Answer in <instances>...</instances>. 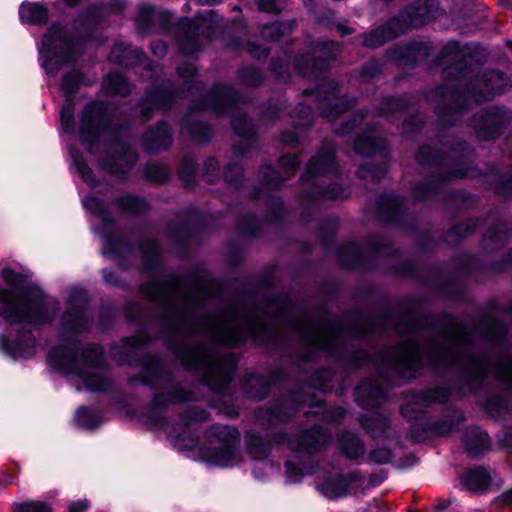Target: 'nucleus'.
I'll return each mask as SVG.
<instances>
[{
	"label": "nucleus",
	"instance_id": "f257e3e1",
	"mask_svg": "<svg viewBox=\"0 0 512 512\" xmlns=\"http://www.w3.org/2000/svg\"><path fill=\"white\" fill-rule=\"evenodd\" d=\"M141 293L162 308L163 322L181 342L171 348L187 369L203 377L211 390L222 392L237 367L234 353L223 354L220 344L237 345L248 337L262 344L282 342L286 332L299 336L295 362H308L320 351L341 360L351 337H363L373 328L342 327L338 321L297 315L287 297H275L257 307L232 304L216 314L200 315L204 300L220 293V285L206 271L186 279L170 277L141 286Z\"/></svg>",
	"mask_w": 512,
	"mask_h": 512
},
{
	"label": "nucleus",
	"instance_id": "3c124183",
	"mask_svg": "<svg viewBox=\"0 0 512 512\" xmlns=\"http://www.w3.org/2000/svg\"><path fill=\"white\" fill-rule=\"evenodd\" d=\"M154 16L155 10L152 7L146 5L140 6L135 17V24L138 32L142 34L152 32Z\"/></svg>",
	"mask_w": 512,
	"mask_h": 512
},
{
	"label": "nucleus",
	"instance_id": "ea45409f",
	"mask_svg": "<svg viewBox=\"0 0 512 512\" xmlns=\"http://www.w3.org/2000/svg\"><path fill=\"white\" fill-rule=\"evenodd\" d=\"M19 14L22 21L33 25L44 24L48 18L47 9L38 3L22 4Z\"/></svg>",
	"mask_w": 512,
	"mask_h": 512
},
{
	"label": "nucleus",
	"instance_id": "69168bd1",
	"mask_svg": "<svg viewBox=\"0 0 512 512\" xmlns=\"http://www.w3.org/2000/svg\"><path fill=\"white\" fill-rule=\"evenodd\" d=\"M96 415L92 409L81 407L76 414V422L80 427L92 428L96 425Z\"/></svg>",
	"mask_w": 512,
	"mask_h": 512
},
{
	"label": "nucleus",
	"instance_id": "6ab92c4d",
	"mask_svg": "<svg viewBox=\"0 0 512 512\" xmlns=\"http://www.w3.org/2000/svg\"><path fill=\"white\" fill-rule=\"evenodd\" d=\"M431 53V47L426 42L413 41L410 43L395 44L389 48L385 56L395 62L399 67H414L418 62L426 59Z\"/></svg>",
	"mask_w": 512,
	"mask_h": 512
},
{
	"label": "nucleus",
	"instance_id": "423d86ee",
	"mask_svg": "<svg viewBox=\"0 0 512 512\" xmlns=\"http://www.w3.org/2000/svg\"><path fill=\"white\" fill-rule=\"evenodd\" d=\"M3 280L10 288L0 285V317L9 323L36 326L51 322L59 311V303L43 296L30 297L18 290L24 283L22 274L5 268Z\"/></svg>",
	"mask_w": 512,
	"mask_h": 512
},
{
	"label": "nucleus",
	"instance_id": "c9c22d12",
	"mask_svg": "<svg viewBox=\"0 0 512 512\" xmlns=\"http://www.w3.org/2000/svg\"><path fill=\"white\" fill-rule=\"evenodd\" d=\"M360 424L373 438L387 437L389 435V419L381 413H372L361 417Z\"/></svg>",
	"mask_w": 512,
	"mask_h": 512
},
{
	"label": "nucleus",
	"instance_id": "de8ad7c7",
	"mask_svg": "<svg viewBox=\"0 0 512 512\" xmlns=\"http://www.w3.org/2000/svg\"><path fill=\"white\" fill-rule=\"evenodd\" d=\"M114 203L122 212L129 214L142 213L148 209V204L144 199L130 194L117 198Z\"/></svg>",
	"mask_w": 512,
	"mask_h": 512
},
{
	"label": "nucleus",
	"instance_id": "a18cd8bd",
	"mask_svg": "<svg viewBox=\"0 0 512 512\" xmlns=\"http://www.w3.org/2000/svg\"><path fill=\"white\" fill-rule=\"evenodd\" d=\"M296 24L295 20H289L265 25L262 29V37L269 41H278L283 36L289 35L296 27Z\"/></svg>",
	"mask_w": 512,
	"mask_h": 512
},
{
	"label": "nucleus",
	"instance_id": "c03bdc74",
	"mask_svg": "<svg viewBox=\"0 0 512 512\" xmlns=\"http://www.w3.org/2000/svg\"><path fill=\"white\" fill-rule=\"evenodd\" d=\"M181 129L182 132L188 133L198 142L206 141L210 137L211 133L210 127L207 124L191 119V116L182 120Z\"/></svg>",
	"mask_w": 512,
	"mask_h": 512
},
{
	"label": "nucleus",
	"instance_id": "0e129e2a",
	"mask_svg": "<svg viewBox=\"0 0 512 512\" xmlns=\"http://www.w3.org/2000/svg\"><path fill=\"white\" fill-rule=\"evenodd\" d=\"M172 15L170 12L161 10L155 11L153 19V31H160L166 33L170 29Z\"/></svg>",
	"mask_w": 512,
	"mask_h": 512
},
{
	"label": "nucleus",
	"instance_id": "6e6d98bb",
	"mask_svg": "<svg viewBox=\"0 0 512 512\" xmlns=\"http://www.w3.org/2000/svg\"><path fill=\"white\" fill-rule=\"evenodd\" d=\"M333 374L328 369H322L319 371H316L311 377H310V386L320 390V391H327L330 390L333 387L332 384Z\"/></svg>",
	"mask_w": 512,
	"mask_h": 512
},
{
	"label": "nucleus",
	"instance_id": "473e14b6",
	"mask_svg": "<svg viewBox=\"0 0 512 512\" xmlns=\"http://www.w3.org/2000/svg\"><path fill=\"white\" fill-rule=\"evenodd\" d=\"M355 480L354 474L338 475L325 480L319 485V489L327 498L336 499L347 495L351 483Z\"/></svg>",
	"mask_w": 512,
	"mask_h": 512
},
{
	"label": "nucleus",
	"instance_id": "37998d69",
	"mask_svg": "<svg viewBox=\"0 0 512 512\" xmlns=\"http://www.w3.org/2000/svg\"><path fill=\"white\" fill-rule=\"evenodd\" d=\"M103 89L107 95L126 96L130 86L124 76L119 73H110L103 81Z\"/></svg>",
	"mask_w": 512,
	"mask_h": 512
},
{
	"label": "nucleus",
	"instance_id": "774afa93",
	"mask_svg": "<svg viewBox=\"0 0 512 512\" xmlns=\"http://www.w3.org/2000/svg\"><path fill=\"white\" fill-rule=\"evenodd\" d=\"M366 112L359 111L347 122L343 123L340 127L334 128V133L337 135H345L352 131L357 125H359L365 118Z\"/></svg>",
	"mask_w": 512,
	"mask_h": 512
},
{
	"label": "nucleus",
	"instance_id": "9d476101",
	"mask_svg": "<svg viewBox=\"0 0 512 512\" xmlns=\"http://www.w3.org/2000/svg\"><path fill=\"white\" fill-rule=\"evenodd\" d=\"M238 97L229 85H215L206 100L197 109H208L217 115L231 114V125L236 134L251 138L255 133L254 124L236 108Z\"/></svg>",
	"mask_w": 512,
	"mask_h": 512
},
{
	"label": "nucleus",
	"instance_id": "5fc2aeb1",
	"mask_svg": "<svg viewBox=\"0 0 512 512\" xmlns=\"http://www.w3.org/2000/svg\"><path fill=\"white\" fill-rule=\"evenodd\" d=\"M510 235V229L505 224H497L493 229H490L484 236V245L489 249L490 243L498 246Z\"/></svg>",
	"mask_w": 512,
	"mask_h": 512
},
{
	"label": "nucleus",
	"instance_id": "58836bf2",
	"mask_svg": "<svg viewBox=\"0 0 512 512\" xmlns=\"http://www.w3.org/2000/svg\"><path fill=\"white\" fill-rule=\"evenodd\" d=\"M476 332L480 333L482 337L491 342H497L504 337L503 324L491 317L482 318L475 327Z\"/></svg>",
	"mask_w": 512,
	"mask_h": 512
},
{
	"label": "nucleus",
	"instance_id": "5701e85b",
	"mask_svg": "<svg viewBox=\"0 0 512 512\" xmlns=\"http://www.w3.org/2000/svg\"><path fill=\"white\" fill-rule=\"evenodd\" d=\"M405 33L406 25L401 24L400 18L393 17L378 28L360 35V38L364 47L375 49Z\"/></svg>",
	"mask_w": 512,
	"mask_h": 512
},
{
	"label": "nucleus",
	"instance_id": "f8f14e48",
	"mask_svg": "<svg viewBox=\"0 0 512 512\" xmlns=\"http://www.w3.org/2000/svg\"><path fill=\"white\" fill-rule=\"evenodd\" d=\"M110 127L107 106L102 102H91L86 105L80 119L79 132L87 150L92 153L94 143Z\"/></svg>",
	"mask_w": 512,
	"mask_h": 512
},
{
	"label": "nucleus",
	"instance_id": "20e7f679",
	"mask_svg": "<svg viewBox=\"0 0 512 512\" xmlns=\"http://www.w3.org/2000/svg\"><path fill=\"white\" fill-rule=\"evenodd\" d=\"M508 86L510 82L505 74L490 70L475 75L462 93L445 85L429 91L426 98L436 103L434 109L442 123L453 125L470 108L472 102L479 104L489 101L504 92Z\"/></svg>",
	"mask_w": 512,
	"mask_h": 512
},
{
	"label": "nucleus",
	"instance_id": "bf43d9fd",
	"mask_svg": "<svg viewBox=\"0 0 512 512\" xmlns=\"http://www.w3.org/2000/svg\"><path fill=\"white\" fill-rule=\"evenodd\" d=\"M196 166V161L192 156H186L183 159L179 168V176L186 185L193 183Z\"/></svg>",
	"mask_w": 512,
	"mask_h": 512
},
{
	"label": "nucleus",
	"instance_id": "b1692460",
	"mask_svg": "<svg viewBox=\"0 0 512 512\" xmlns=\"http://www.w3.org/2000/svg\"><path fill=\"white\" fill-rule=\"evenodd\" d=\"M109 60L124 66H137L147 72L154 70L151 60L137 48H132L130 44L116 43L109 55Z\"/></svg>",
	"mask_w": 512,
	"mask_h": 512
},
{
	"label": "nucleus",
	"instance_id": "9b49d317",
	"mask_svg": "<svg viewBox=\"0 0 512 512\" xmlns=\"http://www.w3.org/2000/svg\"><path fill=\"white\" fill-rule=\"evenodd\" d=\"M239 436L232 426L212 425L206 432L211 445L205 452L208 461L219 466L228 465L235 457Z\"/></svg>",
	"mask_w": 512,
	"mask_h": 512
},
{
	"label": "nucleus",
	"instance_id": "c85d7f7f",
	"mask_svg": "<svg viewBox=\"0 0 512 512\" xmlns=\"http://www.w3.org/2000/svg\"><path fill=\"white\" fill-rule=\"evenodd\" d=\"M148 338L142 334L124 338L121 344L111 347V354L119 364H133V355L136 350L147 343Z\"/></svg>",
	"mask_w": 512,
	"mask_h": 512
},
{
	"label": "nucleus",
	"instance_id": "2eb2a0df",
	"mask_svg": "<svg viewBox=\"0 0 512 512\" xmlns=\"http://www.w3.org/2000/svg\"><path fill=\"white\" fill-rule=\"evenodd\" d=\"M341 51V46L337 42H320L314 47V53L317 57L311 58L309 55L300 56L296 59L295 70L305 78H319L327 69L328 62L337 57Z\"/></svg>",
	"mask_w": 512,
	"mask_h": 512
},
{
	"label": "nucleus",
	"instance_id": "72a5a7b5",
	"mask_svg": "<svg viewBox=\"0 0 512 512\" xmlns=\"http://www.w3.org/2000/svg\"><path fill=\"white\" fill-rule=\"evenodd\" d=\"M404 210V201L395 195H384L379 199V216L388 222L397 221Z\"/></svg>",
	"mask_w": 512,
	"mask_h": 512
},
{
	"label": "nucleus",
	"instance_id": "1a4fd4ad",
	"mask_svg": "<svg viewBox=\"0 0 512 512\" xmlns=\"http://www.w3.org/2000/svg\"><path fill=\"white\" fill-rule=\"evenodd\" d=\"M220 21L215 10L206 11L194 20L182 19L175 28V38L181 52L193 55L200 51L216 33Z\"/></svg>",
	"mask_w": 512,
	"mask_h": 512
},
{
	"label": "nucleus",
	"instance_id": "49530a36",
	"mask_svg": "<svg viewBox=\"0 0 512 512\" xmlns=\"http://www.w3.org/2000/svg\"><path fill=\"white\" fill-rule=\"evenodd\" d=\"M143 266L145 270H154L157 268L160 258L158 243L154 240L143 241L140 246Z\"/></svg>",
	"mask_w": 512,
	"mask_h": 512
},
{
	"label": "nucleus",
	"instance_id": "dca6fc26",
	"mask_svg": "<svg viewBox=\"0 0 512 512\" xmlns=\"http://www.w3.org/2000/svg\"><path fill=\"white\" fill-rule=\"evenodd\" d=\"M511 119L512 115L508 110L488 107L474 115L469 125L480 140H489L497 137Z\"/></svg>",
	"mask_w": 512,
	"mask_h": 512
},
{
	"label": "nucleus",
	"instance_id": "4be33fe9",
	"mask_svg": "<svg viewBox=\"0 0 512 512\" xmlns=\"http://www.w3.org/2000/svg\"><path fill=\"white\" fill-rule=\"evenodd\" d=\"M300 161L295 155H286L279 159V171L274 170L271 166L262 167L259 175L261 183L267 189H277L285 181H287L298 169Z\"/></svg>",
	"mask_w": 512,
	"mask_h": 512
},
{
	"label": "nucleus",
	"instance_id": "4468645a",
	"mask_svg": "<svg viewBox=\"0 0 512 512\" xmlns=\"http://www.w3.org/2000/svg\"><path fill=\"white\" fill-rule=\"evenodd\" d=\"M304 95L315 94L317 109L323 118L331 121L356 104L355 98L338 96V87L334 82H327L317 87L315 92L304 90Z\"/></svg>",
	"mask_w": 512,
	"mask_h": 512
},
{
	"label": "nucleus",
	"instance_id": "7c9ffc66",
	"mask_svg": "<svg viewBox=\"0 0 512 512\" xmlns=\"http://www.w3.org/2000/svg\"><path fill=\"white\" fill-rule=\"evenodd\" d=\"M467 453L477 457L489 450L490 438L488 434L479 428H469L465 431L462 439Z\"/></svg>",
	"mask_w": 512,
	"mask_h": 512
},
{
	"label": "nucleus",
	"instance_id": "f3484780",
	"mask_svg": "<svg viewBox=\"0 0 512 512\" xmlns=\"http://www.w3.org/2000/svg\"><path fill=\"white\" fill-rule=\"evenodd\" d=\"M330 439V433L321 426H314L293 437H289L285 433H278L273 436L275 443L286 445L292 451L308 454L323 449Z\"/></svg>",
	"mask_w": 512,
	"mask_h": 512
},
{
	"label": "nucleus",
	"instance_id": "338daca9",
	"mask_svg": "<svg viewBox=\"0 0 512 512\" xmlns=\"http://www.w3.org/2000/svg\"><path fill=\"white\" fill-rule=\"evenodd\" d=\"M287 0H258V10L264 13L279 14L284 9Z\"/></svg>",
	"mask_w": 512,
	"mask_h": 512
},
{
	"label": "nucleus",
	"instance_id": "6e6552de",
	"mask_svg": "<svg viewBox=\"0 0 512 512\" xmlns=\"http://www.w3.org/2000/svg\"><path fill=\"white\" fill-rule=\"evenodd\" d=\"M79 343L54 348L49 353V363L61 372L81 377L88 390L99 392L110 387V380L101 373L87 374L85 369L100 367L103 351L99 345L90 344L79 355Z\"/></svg>",
	"mask_w": 512,
	"mask_h": 512
},
{
	"label": "nucleus",
	"instance_id": "39448f33",
	"mask_svg": "<svg viewBox=\"0 0 512 512\" xmlns=\"http://www.w3.org/2000/svg\"><path fill=\"white\" fill-rule=\"evenodd\" d=\"M440 146V151L435 152L430 146L423 145L416 155L420 165L435 168L433 175L425 183L414 186L412 194L418 201L433 197L442 182L469 175L473 150L448 135L442 136Z\"/></svg>",
	"mask_w": 512,
	"mask_h": 512
},
{
	"label": "nucleus",
	"instance_id": "09e8293b",
	"mask_svg": "<svg viewBox=\"0 0 512 512\" xmlns=\"http://www.w3.org/2000/svg\"><path fill=\"white\" fill-rule=\"evenodd\" d=\"M464 420L463 415L459 411H455L453 416L449 419L436 421L427 426L426 431L436 435H447L455 430L457 425Z\"/></svg>",
	"mask_w": 512,
	"mask_h": 512
},
{
	"label": "nucleus",
	"instance_id": "052dcab7",
	"mask_svg": "<svg viewBox=\"0 0 512 512\" xmlns=\"http://www.w3.org/2000/svg\"><path fill=\"white\" fill-rule=\"evenodd\" d=\"M146 177L154 182H163L168 178L169 172L166 166L151 162L145 167Z\"/></svg>",
	"mask_w": 512,
	"mask_h": 512
},
{
	"label": "nucleus",
	"instance_id": "393cba45",
	"mask_svg": "<svg viewBox=\"0 0 512 512\" xmlns=\"http://www.w3.org/2000/svg\"><path fill=\"white\" fill-rule=\"evenodd\" d=\"M437 62L444 67L443 75L446 78L453 76L458 79L466 76V74L462 72L464 67L463 53L460 50L459 44L456 42H450L443 47L437 57Z\"/></svg>",
	"mask_w": 512,
	"mask_h": 512
},
{
	"label": "nucleus",
	"instance_id": "412c9836",
	"mask_svg": "<svg viewBox=\"0 0 512 512\" xmlns=\"http://www.w3.org/2000/svg\"><path fill=\"white\" fill-rule=\"evenodd\" d=\"M88 302L87 293L76 289L70 293L69 309L62 316V327L70 332H80L86 326L85 308Z\"/></svg>",
	"mask_w": 512,
	"mask_h": 512
},
{
	"label": "nucleus",
	"instance_id": "4c0bfd02",
	"mask_svg": "<svg viewBox=\"0 0 512 512\" xmlns=\"http://www.w3.org/2000/svg\"><path fill=\"white\" fill-rule=\"evenodd\" d=\"M339 447L341 452L349 459L357 460L364 457V444L356 434H342L339 439Z\"/></svg>",
	"mask_w": 512,
	"mask_h": 512
},
{
	"label": "nucleus",
	"instance_id": "a878e982",
	"mask_svg": "<svg viewBox=\"0 0 512 512\" xmlns=\"http://www.w3.org/2000/svg\"><path fill=\"white\" fill-rule=\"evenodd\" d=\"M176 98L173 91L172 84L167 81L159 87H155L149 91L145 97V107L141 110V115L144 120L150 119V112L152 109H168L171 107L172 102Z\"/></svg>",
	"mask_w": 512,
	"mask_h": 512
},
{
	"label": "nucleus",
	"instance_id": "cd10ccee",
	"mask_svg": "<svg viewBox=\"0 0 512 512\" xmlns=\"http://www.w3.org/2000/svg\"><path fill=\"white\" fill-rule=\"evenodd\" d=\"M172 133L165 122H160L155 128L150 129L143 138L146 150L150 153H158L166 150L172 144Z\"/></svg>",
	"mask_w": 512,
	"mask_h": 512
},
{
	"label": "nucleus",
	"instance_id": "7ed1b4c3",
	"mask_svg": "<svg viewBox=\"0 0 512 512\" xmlns=\"http://www.w3.org/2000/svg\"><path fill=\"white\" fill-rule=\"evenodd\" d=\"M380 376L361 382L356 389V400L364 408L376 407L386 400V392L392 385L388 374H397L400 378L411 379L421 367L420 346L414 340L386 348L377 356Z\"/></svg>",
	"mask_w": 512,
	"mask_h": 512
},
{
	"label": "nucleus",
	"instance_id": "864d4df0",
	"mask_svg": "<svg viewBox=\"0 0 512 512\" xmlns=\"http://www.w3.org/2000/svg\"><path fill=\"white\" fill-rule=\"evenodd\" d=\"M11 510L12 512H52L50 504L38 500L14 502Z\"/></svg>",
	"mask_w": 512,
	"mask_h": 512
},
{
	"label": "nucleus",
	"instance_id": "aec40b11",
	"mask_svg": "<svg viewBox=\"0 0 512 512\" xmlns=\"http://www.w3.org/2000/svg\"><path fill=\"white\" fill-rule=\"evenodd\" d=\"M438 11V0H417L396 17L401 19V24L406 25V32H408L410 29L421 27L434 19Z\"/></svg>",
	"mask_w": 512,
	"mask_h": 512
},
{
	"label": "nucleus",
	"instance_id": "bb28decb",
	"mask_svg": "<svg viewBox=\"0 0 512 512\" xmlns=\"http://www.w3.org/2000/svg\"><path fill=\"white\" fill-rule=\"evenodd\" d=\"M143 384L151 388H166L172 377L167 373L158 358H150L143 364V373L140 377Z\"/></svg>",
	"mask_w": 512,
	"mask_h": 512
},
{
	"label": "nucleus",
	"instance_id": "c756f323",
	"mask_svg": "<svg viewBox=\"0 0 512 512\" xmlns=\"http://www.w3.org/2000/svg\"><path fill=\"white\" fill-rule=\"evenodd\" d=\"M137 161V155L133 149L126 145H119L116 154L102 159L103 166L111 173H125Z\"/></svg>",
	"mask_w": 512,
	"mask_h": 512
},
{
	"label": "nucleus",
	"instance_id": "a19ab883",
	"mask_svg": "<svg viewBox=\"0 0 512 512\" xmlns=\"http://www.w3.org/2000/svg\"><path fill=\"white\" fill-rule=\"evenodd\" d=\"M246 442L249 454L258 460L266 458L272 446L271 439L263 438L252 432L246 435Z\"/></svg>",
	"mask_w": 512,
	"mask_h": 512
},
{
	"label": "nucleus",
	"instance_id": "ddd939ff",
	"mask_svg": "<svg viewBox=\"0 0 512 512\" xmlns=\"http://www.w3.org/2000/svg\"><path fill=\"white\" fill-rule=\"evenodd\" d=\"M392 248L388 240L372 237L364 248L357 243H346L338 250L339 261L346 268L364 267L369 256L390 255Z\"/></svg>",
	"mask_w": 512,
	"mask_h": 512
},
{
	"label": "nucleus",
	"instance_id": "f03ea898",
	"mask_svg": "<svg viewBox=\"0 0 512 512\" xmlns=\"http://www.w3.org/2000/svg\"><path fill=\"white\" fill-rule=\"evenodd\" d=\"M426 326L428 327L423 350L435 369L459 371L471 390H476L487 372L491 370L499 380L512 389V357H502L490 366L485 356L472 354L469 345L472 335L468 328L454 317L442 315L432 320L406 315L394 328L402 334L420 331Z\"/></svg>",
	"mask_w": 512,
	"mask_h": 512
},
{
	"label": "nucleus",
	"instance_id": "79ce46f5",
	"mask_svg": "<svg viewBox=\"0 0 512 512\" xmlns=\"http://www.w3.org/2000/svg\"><path fill=\"white\" fill-rule=\"evenodd\" d=\"M189 400H191V394L188 391L176 386L173 387L167 395L164 393L155 394L152 400V405L156 409H163L169 403H180Z\"/></svg>",
	"mask_w": 512,
	"mask_h": 512
},
{
	"label": "nucleus",
	"instance_id": "a211bd4d",
	"mask_svg": "<svg viewBox=\"0 0 512 512\" xmlns=\"http://www.w3.org/2000/svg\"><path fill=\"white\" fill-rule=\"evenodd\" d=\"M449 396V390L444 387H436L420 394H412L406 403L401 405V414L409 421L416 420L420 418V414L426 412L430 404L444 403Z\"/></svg>",
	"mask_w": 512,
	"mask_h": 512
},
{
	"label": "nucleus",
	"instance_id": "4d7b16f0",
	"mask_svg": "<svg viewBox=\"0 0 512 512\" xmlns=\"http://www.w3.org/2000/svg\"><path fill=\"white\" fill-rule=\"evenodd\" d=\"M292 118L296 128L309 127L314 119L311 108L303 104L298 105L293 112Z\"/></svg>",
	"mask_w": 512,
	"mask_h": 512
},
{
	"label": "nucleus",
	"instance_id": "13d9d810",
	"mask_svg": "<svg viewBox=\"0 0 512 512\" xmlns=\"http://www.w3.org/2000/svg\"><path fill=\"white\" fill-rule=\"evenodd\" d=\"M386 170V164L378 166H371L370 164H365L358 169L357 175L361 179H371L372 181H378L385 175Z\"/></svg>",
	"mask_w": 512,
	"mask_h": 512
},
{
	"label": "nucleus",
	"instance_id": "e2e57ef3",
	"mask_svg": "<svg viewBox=\"0 0 512 512\" xmlns=\"http://www.w3.org/2000/svg\"><path fill=\"white\" fill-rule=\"evenodd\" d=\"M209 413L204 409L192 406L189 407L182 416L184 426H189L192 422H204L208 420Z\"/></svg>",
	"mask_w": 512,
	"mask_h": 512
},
{
	"label": "nucleus",
	"instance_id": "0eeeda50",
	"mask_svg": "<svg viewBox=\"0 0 512 512\" xmlns=\"http://www.w3.org/2000/svg\"><path fill=\"white\" fill-rule=\"evenodd\" d=\"M337 172L335 147L324 142L316 155L310 159L305 173L301 177L303 191L300 201L303 206L316 204L323 200H336L345 197V189L333 182L324 188L331 175Z\"/></svg>",
	"mask_w": 512,
	"mask_h": 512
},
{
	"label": "nucleus",
	"instance_id": "8fccbe9b",
	"mask_svg": "<svg viewBox=\"0 0 512 512\" xmlns=\"http://www.w3.org/2000/svg\"><path fill=\"white\" fill-rule=\"evenodd\" d=\"M92 83L93 81H85L81 72L72 70L64 76L61 87L66 97L73 98L80 85H92Z\"/></svg>",
	"mask_w": 512,
	"mask_h": 512
},
{
	"label": "nucleus",
	"instance_id": "f704fd0d",
	"mask_svg": "<svg viewBox=\"0 0 512 512\" xmlns=\"http://www.w3.org/2000/svg\"><path fill=\"white\" fill-rule=\"evenodd\" d=\"M293 410V408L286 407L284 404H277L273 407L257 409L255 416L262 424L274 425L287 421L292 416Z\"/></svg>",
	"mask_w": 512,
	"mask_h": 512
},
{
	"label": "nucleus",
	"instance_id": "2f4dec72",
	"mask_svg": "<svg viewBox=\"0 0 512 512\" xmlns=\"http://www.w3.org/2000/svg\"><path fill=\"white\" fill-rule=\"evenodd\" d=\"M387 143L382 137H376L371 133L360 135L354 145L355 152L361 156L369 157L376 153H380L383 157L387 156L386 153Z\"/></svg>",
	"mask_w": 512,
	"mask_h": 512
},
{
	"label": "nucleus",
	"instance_id": "680f3d73",
	"mask_svg": "<svg viewBox=\"0 0 512 512\" xmlns=\"http://www.w3.org/2000/svg\"><path fill=\"white\" fill-rule=\"evenodd\" d=\"M238 73L241 81L248 86H258L263 81L262 73L254 67H244Z\"/></svg>",
	"mask_w": 512,
	"mask_h": 512
},
{
	"label": "nucleus",
	"instance_id": "603ef678",
	"mask_svg": "<svg viewBox=\"0 0 512 512\" xmlns=\"http://www.w3.org/2000/svg\"><path fill=\"white\" fill-rule=\"evenodd\" d=\"M407 109V102L403 98L385 99L382 106L377 110L379 116L390 117L395 114H402Z\"/></svg>",
	"mask_w": 512,
	"mask_h": 512
},
{
	"label": "nucleus",
	"instance_id": "e433bc0d",
	"mask_svg": "<svg viewBox=\"0 0 512 512\" xmlns=\"http://www.w3.org/2000/svg\"><path fill=\"white\" fill-rule=\"evenodd\" d=\"M462 483L471 491L483 492L489 487L491 477L485 468L477 467L464 473Z\"/></svg>",
	"mask_w": 512,
	"mask_h": 512
}]
</instances>
